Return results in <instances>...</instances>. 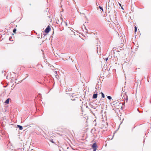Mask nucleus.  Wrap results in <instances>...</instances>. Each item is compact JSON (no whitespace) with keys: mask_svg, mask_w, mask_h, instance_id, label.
I'll return each instance as SVG.
<instances>
[{"mask_svg":"<svg viewBox=\"0 0 151 151\" xmlns=\"http://www.w3.org/2000/svg\"><path fill=\"white\" fill-rule=\"evenodd\" d=\"M16 28H14L13 30V32L14 33H16Z\"/></svg>","mask_w":151,"mask_h":151,"instance_id":"9d476101","label":"nucleus"},{"mask_svg":"<svg viewBox=\"0 0 151 151\" xmlns=\"http://www.w3.org/2000/svg\"><path fill=\"white\" fill-rule=\"evenodd\" d=\"M63 22V18L62 17H60V19H58L57 21V23L59 24V25H61Z\"/></svg>","mask_w":151,"mask_h":151,"instance_id":"f03ea898","label":"nucleus"},{"mask_svg":"<svg viewBox=\"0 0 151 151\" xmlns=\"http://www.w3.org/2000/svg\"><path fill=\"white\" fill-rule=\"evenodd\" d=\"M51 142H52V143H53V141H51Z\"/></svg>","mask_w":151,"mask_h":151,"instance_id":"a211bd4d","label":"nucleus"},{"mask_svg":"<svg viewBox=\"0 0 151 151\" xmlns=\"http://www.w3.org/2000/svg\"><path fill=\"white\" fill-rule=\"evenodd\" d=\"M9 99H8L6 100L5 102L6 104H8L9 102Z\"/></svg>","mask_w":151,"mask_h":151,"instance_id":"0eeeda50","label":"nucleus"},{"mask_svg":"<svg viewBox=\"0 0 151 151\" xmlns=\"http://www.w3.org/2000/svg\"><path fill=\"white\" fill-rule=\"evenodd\" d=\"M102 10V11L103 12H104V10Z\"/></svg>","mask_w":151,"mask_h":151,"instance_id":"6ab92c4d","label":"nucleus"},{"mask_svg":"<svg viewBox=\"0 0 151 151\" xmlns=\"http://www.w3.org/2000/svg\"><path fill=\"white\" fill-rule=\"evenodd\" d=\"M78 12L82 16H83V17H86V16H85V12H84L83 11H81V12H79V11H78V10H77Z\"/></svg>","mask_w":151,"mask_h":151,"instance_id":"7ed1b4c3","label":"nucleus"},{"mask_svg":"<svg viewBox=\"0 0 151 151\" xmlns=\"http://www.w3.org/2000/svg\"><path fill=\"white\" fill-rule=\"evenodd\" d=\"M135 28V32H136L137 31V27L136 26L134 27Z\"/></svg>","mask_w":151,"mask_h":151,"instance_id":"9b49d317","label":"nucleus"},{"mask_svg":"<svg viewBox=\"0 0 151 151\" xmlns=\"http://www.w3.org/2000/svg\"><path fill=\"white\" fill-rule=\"evenodd\" d=\"M10 38H10V37L9 38V40H10Z\"/></svg>","mask_w":151,"mask_h":151,"instance_id":"aec40b11","label":"nucleus"},{"mask_svg":"<svg viewBox=\"0 0 151 151\" xmlns=\"http://www.w3.org/2000/svg\"><path fill=\"white\" fill-rule=\"evenodd\" d=\"M64 23H65L67 25V23L65 22H64Z\"/></svg>","mask_w":151,"mask_h":151,"instance_id":"f3484780","label":"nucleus"},{"mask_svg":"<svg viewBox=\"0 0 151 151\" xmlns=\"http://www.w3.org/2000/svg\"><path fill=\"white\" fill-rule=\"evenodd\" d=\"M119 104H122L121 103H119Z\"/></svg>","mask_w":151,"mask_h":151,"instance_id":"412c9836","label":"nucleus"},{"mask_svg":"<svg viewBox=\"0 0 151 151\" xmlns=\"http://www.w3.org/2000/svg\"><path fill=\"white\" fill-rule=\"evenodd\" d=\"M17 126L19 128L20 130H22L23 129V127L22 126L19 125H17Z\"/></svg>","mask_w":151,"mask_h":151,"instance_id":"423d86ee","label":"nucleus"},{"mask_svg":"<svg viewBox=\"0 0 151 151\" xmlns=\"http://www.w3.org/2000/svg\"><path fill=\"white\" fill-rule=\"evenodd\" d=\"M121 8L122 9H124L123 8V6H121Z\"/></svg>","mask_w":151,"mask_h":151,"instance_id":"dca6fc26","label":"nucleus"},{"mask_svg":"<svg viewBox=\"0 0 151 151\" xmlns=\"http://www.w3.org/2000/svg\"><path fill=\"white\" fill-rule=\"evenodd\" d=\"M92 147L93 149V151H96L97 148V146L96 143H94L92 146Z\"/></svg>","mask_w":151,"mask_h":151,"instance_id":"f257e3e1","label":"nucleus"},{"mask_svg":"<svg viewBox=\"0 0 151 151\" xmlns=\"http://www.w3.org/2000/svg\"><path fill=\"white\" fill-rule=\"evenodd\" d=\"M112 9V8L111 7L110 8H109H109H108V9Z\"/></svg>","mask_w":151,"mask_h":151,"instance_id":"4468645a","label":"nucleus"},{"mask_svg":"<svg viewBox=\"0 0 151 151\" xmlns=\"http://www.w3.org/2000/svg\"><path fill=\"white\" fill-rule=\"evenodd\" d=\"M101 94L102 97L103 98H104L105 97V96H104V93H103L102 92H101Z\"/></svg>","mask_w":151,"mask_h":151,"instance_id":"6e6552de","label":"nucleus"},{"mask_svg":"<svg viewBox=\"0 0 151 151\" xmlns=\"http://www.w3.org/2000/svg\"><path fill=\"white\" fill-rule=\"evenodd\" d=\"M119 5L120 6H122V4H120V3H119Z\"/></svg>","mask_w":151,"mask_h":151,"instance_id":"2eb2a0df","label":"nucleus"},{"mask_svg":"<svg viewBox=\"0 0 151 151\" xmlns=\"http://www.w3.org/2000/svg\"><path fill=\"white\" fill-rule=\"evenodd\" d=\"M97 97V93H95L93 94V98L96 99Z\"/></svg>","mask_w":151,"mask_h":151,"instance_id":"39448f33","label":"nucleus"},{"mask_svg":"<svg viewBox=\"0 0 151 151\" xmlns=\"http://www.w3.org/2000/svg\"><path fill=\"white\" fill-rule=\"evenodd\" d=\"M107 98L109 100H111L112 98L110 96H108Z\"/></svg>","mask_w":151,"mask_h":151,"instance_id":"1a4fd4ad","label":"nucleus"},{"mask_svg":"<svg viewBox=\"0 0 151 151\" xmlns=\"http://www.w3.org/2000/svg\"><path fill=\"white\" fill-rule=\"evenodd\" d=\"M99 7L100 9H103V8L102 7L99 6Z\"/></svg>","mask_w":151,"mask_h":151,"instance_id":"f8f14e48","label":"nucleus"},{"mask_svg":"<svg viewBox=\"0 0 151 151\" xmlns=\"http://www.w3.org/2000/svg\"><path fill=\"white\" fill-rule=\"evenodd\" d=\"M108 58H106L105 59V60H106V61H107V60H108Z\"/></svg>","mask_w":151,"mask_h":151,"instance_id":"ddd939ff","label":"nucleus"},{"mask_svg":"<svg viewBox=\"0 0 151 151\" xmlns=\"http://www.w3.org/2000/svg\"><path fill=\"white\" fill-rule=\"evenodd\" d=\"M51 29L50 27L48 26L45 30V32L46 33H48Z\"/></svg>","mask_w":151,"mask_h":151,"instance_id":"20e7f679","label":"nucleus"}]
</instances>
